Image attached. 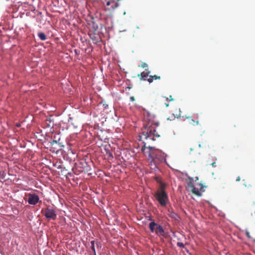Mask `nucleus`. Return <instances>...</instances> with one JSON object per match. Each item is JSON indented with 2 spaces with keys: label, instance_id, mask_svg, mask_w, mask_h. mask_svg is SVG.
<instances>
[{
  "label": "nucleus",
  "instance_id": "22",
  "mask_svg": "<svg viewBox=\"0 0 255 255\" xmlns=\"http://www.w3.org/2000/svg\"><path fill=\"white\" fill-rule=\"evenodd\" d=\"M130 101L131 102H134L135 101V98H134V97H133V96L130 97Z\"/></svg>",
  "mask_w": 255,
  "mask_h": 255
},
{
  "label": "nucleus",
  "instance_id": "5",
  "mask_svg": "<svg viewBox=\"0 0 255 255\" xmlns=\"http://www.w3.org/2000/svg\"><path fill=\"white\" fill-rule=\"evenodd\" d=\"M43 215L48 220H55L57 217V214L55 210L50 207H48L41 211Z\"/></svg>",
  "mask_w": 255,
  "mask_h": 255
},
{
  "label": "nucleus",
  "instance_id": "4",
  "mask_svg": "<svg viewBox=\"0 0 255 255\" xmlns=\"http://www.w3.org/2000/svg\"><path fill=\"white\" fill-rule=\"evenodd\" d=\"M188 180L189 181L188 186L191 189L192 192L197 196H201L202 192H204L205 190L204 188H206V186L200 183L198 184V187H196L193 184V178L189 176L188 177Z\"/></svg>",
  "mask_w": 255,
  "mask_h": 255
},
{
  "label": "nucleus",
  "instance_id": "2",
  "mask_svg": "<svg viewBox=\"0 0 255 255\" xmlns=\"http://www.w3.org/2000/svg\"><path fill=\"white\" fill-rule=\"evenodd\" d=\"M166 184L161 182L158 189L155 192L154 197L162 207H166L169 202L168 196L165 191Z\"/></svg>",
  "mask_w": 255,
  "mask_h": 255
},
{
  "label": "nucleus",
  "instance_id": "1",
  "mask_svg": "<svg viewBox=\"0 0 255 255\" xmlns=\"http://www.w3.org/2000/svg\"><path fill=\"white\" fill-rule=\"evenodd\" d=\"M143 114L144 120L146 123L144 125L141 129V135H139L140 138L144 140L142 150L145 148L146 144L150 141L155 140L156 138L160 136V134L157 131L159 123L155 120V115L146 110H143Z\"/></svg>",
  "mask_w": 255,
  "mask_h": 255
},
{
  "label": "nucleus",
  "instance_id": "26",
  "mask_svg": "<svg viewBox=\"0 0 255 255\" xmlns=\"http://www.w3.org/2000/svg\"><path fill=\"white\" fill-rule=\"evenodd\" d=\"M16 126H17V127H19V126H20V124H17Z\"/></svg>",
  "mask_w": 255,
  "mask_h": 255
},
{
  "label": "nucleus",
  "instance_id": "6",
  "mask_svg": "<svg viewBox=\"0 0 255 255\" xmlns=\"http://www.w3.org/2000/svg\"><path fill=\"white\" fill-rule=\"evenodd\" d=\"M28 202L30 205H35L39 201V196L35 194L29 193L28 195Z\"/></svg>",
  "mask_w": 255,
  "mask_h": 255
},
{
  "label": "nucleus",
  "instance_id": "18",
  "mask_svg": "<svg viewBox=\"0 0 255 255\" xmlns=\"http://www.w3.org/2000/svg\"><path fill=\"white\" fill-rule=\"evenodd\" d=\"M147 80L149 83L152 82L153 80V78H152V76H149V78L147 79Z\"/></svg>",
  "mask_w": 255,
  "mask_h": 255
},
{
  "label": "nucleus",
  "instance_id": "12",
  "mask_svg": "<svg viewBox=\"0 0 255 255\" xmlns=\"http://www.w3.org/2000/svg\"><path fill=\"white\" fill-rule=\"evenodd\" d=\"M38 37L41 40H45L46 39V36L43 32H40L38 34Z\"/></svg>",
  "mask_w": 255,
  "mask_h": 255
},
{
  "label": "nucleus",
  "instance_id": "14",
  "mask_svg": "<svg viewBox=\"0 0 255 255\" xmlns=\"http://www.w3.org/2000/svg\"><path fill=\"white\" fill-rule=\"evenodd\" d=\"M51 145H52V146H54V144H58V147L59 148H60L61 147V146L60 145V144L59 143H58V141L56 140H53L51 142Z\"/></svg>",
  "mask_w": 255,
  "mask_h": 255
},
{
  "label": "nucleus",
  "instance_id": "23",
  "mask_svg": "<svg viewBox=\"0 0 255 255\" xmlns=\"http://www.w3.org/2000/svg\"><path fill=\"white\" fill-rule=\"evenodd\" d=\"M211 165L213 166V167H216V162H213L211 163Z\"/></svg>",
  "mask_w": 255,
  "mask_h": 255
},
{
  "label": "nucleus",
  "instance_id": "27",
  "mask_svg": "<svg viewBox=\"0 0 255 255\" xmlns=\"http://www.w3.org/2000/svg\"><path fill=\"white\" fill-rule=\"evenodd\" d=\"M198 180V177H196V179L195 181H196V180Z\"/></svg>",
  "mask_w": 255,
  "mask_h": 255
},
{
  "label": "nucleus",
  "instance_id": "17",
  "mask_svg": "<svg viewBox=\"0 0 255 255\" xmlns=\"http://www.w3.org/2000/svg\"><path fill=\"white\" fill-rule=\"evenodd\" d=\"M152 78H153V80H160V77L157 75H154L152 76Z\"/></svg>",
  "mask_w": 255,
  "mask_h": 255
},
{
  "label": "nucleus",
  "instance_id": "11",
  "mask_svg": "<svg viewBox=\"0 0 255 255\" xmlns=\"http://www.w3.org/2000/svg\"><path fill=\"white\" fill-rule=\"evenodd\" d=\"M157 225V224L155 223L154 222H151L149 224V228L150 230V231L152 233H153L155 230V227L156 228V226Z\"/></svg>",
  "mask_w": 255,
  "mask_h": 255
},
{
  "label": "nucleus",
  "instance_id": "9",
  "mask_svg": "<svg viewBox=\"0 0 255 255\" xmlns=\"http://www.w3.org/2000/svg\"><path fill=\"white\" fill-rule=\"evenodd\" d=\"M150 72L148 71L147 72H142L140 74H138V77L140 78L141 80H146V78L149 76Z\"/></svg>",
  "mask_w": 255,
  "mask_h": 255
},
{
  "label": "nucleus",
  "instance_id": "20",
  "mask_svg": "<svg viewBox=\"0 0 255 255\" xmlns=\"http://www.w3.org/2000/svg\"><path fill=\"white\" fill-rule=\"evenodd\" d=\"M167 101H174V99L172 98V96H169V98H166Z\"/></svg>",
  "mask_w": 255,
  "mask_h": 255
},
{
  "label": "nucleus",
  "instance_id": "15",
  "mask_svg": "<svg viewBox=\"0 0 255 255\" xmlns=\"http://www.w3.org/2000/svg\"><path fill=\"white\" fill-rule=\"evenodd\" d=\"M177 246L178 247L184 248L185 247L184 245L181 242H177Z\"/></svg>",
  "mask_w": 255,
  "mask_h": 255
},
{
  "label": "nucleus",
  "instance_id": "10",
  "mask_svg": "<svg viewBox=\"0 0 255 255\" xmlns=\"http://www.w3.org/2000/svg\"><path fill=\"white\" fill-rule=\"evenodd\" d=\"M164 232L162 227L161 225H157L155 231V233L156 234L163 235Z\"/></svg>",
  "mask_w": 255,
  "mask_h": 255
},
{
  "label": "nucleus",
  "instance_id": "13",
  "mask_svg": "<svg viewBox=\"0 0 255 255\" xmlns=\"http://www.w3.org/2000/svg\"><path fill=\"white\" fill-rule=\"evenodd\" d=\"M91 249L93 251L94 255H96V251H95V241H92L91 242Z\"/></svg>",
  "mask_w": 255,
  "mask_h": 255
},
{
  "label": "nucleus",
  "instance_id": "24",
  "mask_svg": "<svg viewBox=\"0 0 255 255\" xmlns=\"http://www.w3.org/2000/svg\"><path fill=\"white\" fill-rule=\"evenodd\" d=\"M241 180L240 176H238L236 179V181H240Z\"/></svg>",
  "mask_w": 255,
  "mask_h": 255
},
{
  "label": "nucleus",
  "instance_id": "25",
  "mask_svg": "<svg viewBox=\"0 0 255 255\" xmlns=\"http://www.w3.org/2000/svg\"><path fill=\"white\" fill-rule=\"evenodd\" d=\"M165 106L166 107H168L169 106V104H165Z\"/></svg>",
  "mask_w": 255,
  "mask_h": 255
},
{
  "label": "nucleus",
  "instance_id": "21",
  "mask_svg": "<svg viewBox=\"0 0 255 255\" xmlns=\"http://www.w3.org/2000/svg\"><path fill=\"white\" fill-rule=\"evenodd\" d=\"M57 146H58V144H54V146H52V148H55V149H57V150H59L60 149V148H58L57 147Z\"/></svg>",
  "mask_w": 255,
  "mask_h": 255
},
{
  "label": "nucleus",
  "instance_id": "19",
  "mask_svg": "<svg viewBox=\"0 0 255 255\" xmlns=\"http://www.w3.org/2000/svg\"><path fill=\"white\" fill-rule=\"evenodd\" d=\"M246 235L249 239H251V236L250 235V232L248 231L246 232Z\"/></svg>",
  "mask_w": 255,
  "mask_h": 255
},
{
  "label": "nucleus",
  "instance_id": "7",
  "mask_svg": "<svg viewBox=\"0 0 255 255\" xmlns=\"http://www.w3.org/2000/svg\"><path fill=\"white\" fill-rule=\"evenodd\" d=\"M186 118L189 120V124L195 126V125H199V120L197 119V118L195 117L194 119H192V117H187Z\"/></svg>",
  "mask_w": 255,
  "mask_h": 255
},
{
  "label": "nucleus",
  "instance_id": "8",
  "mask_svg": "<svg viewBox=\"0 0 255 255\" xmlns=\"http://www.w3.org/2000/svg\"><path fill=\"white\" fill-rule=\"evenodd\" d=\"M168 216L175 221H178L179 216L172 210H168Z\"/></svg>",
  "mask_w": 255,
  "mask_h": 255
},
{
  "label": "nucleus",
  "instance_id": "3",
  "mask_svg": "<svg viewBox=\"0 0 255 255\" xmlns=\"http://www.w3.org/2000/svg\"><path fill=\"white\" fill-rule=\"evenodd\" d=\"M151 141H150L148 143L145 144V148L142 150V148H141V150L144 151L145 149H147L148 151L146 152L148 154L149 158L151 159L152 161L154 162L155 159H157L158 160L160 161H162L165 160V154L162 152L161 150L156 148L155 147L150 146L148 145L147 146L148 144H149Z\"/></svg>",
  "mask_w": 255,
  "mask_h": 255
},
{
  "label": "nucleus",
  "instance_id": "16",
  "mask_svg": "<svg viewBox=\"0 0 255 255\" xmlns=\"http://www.w3.org/2000/svg\"><path fill=\"white\" fill-rule=\"evenodd\" d=\"M141 67L143 68H145L148 67V66H147V64L146 63L142 62L141 64Z\"/></svg>",
  "mask_w": 255,
  "mask_h": 255
}]
</instances>
